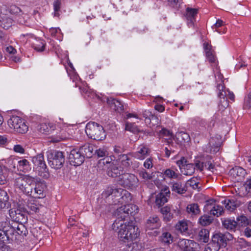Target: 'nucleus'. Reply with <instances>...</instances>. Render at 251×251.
<instances>
[{"instance_id":"e2e57ef3","label":"nucleus","mask_w":251,"mask_h":251,"mask_svg":"<svg viewBox=\"0 0 251 251\" xmlns=\"http://www.w3.org/2000/svg\"><path fill=\"white\" fill-rule=\"evenodd\" d=\"M68 137H67L66 136H63V135H61L59 137L52 138L51 141L53 143H57L61 141L65 140Z\"/></svg>"},{"instance_id":"9d476101","label":"nucleus","mask_w":251,"mask_h":251,"mask_svg":"<svg viewBox=\"0 0 251 251\" xmlns=\"http://www.w3.org/2000/svg\"><path fill=\"white\" fill-rule=\"evenodd\" d=\"M68 159L70 163L74 166H79L84 161V158L79 150H72L69 155Z\"/></svg>"},{"instance_id":"4be33fe9","label":"nucleus","mask_w":251,"mask_h":251,"mask_svg":"<svg viewBox=\"0 0 251 251\" xmlns=\"http://www.w3.org/2000/svg\"><path fill=\"white\" fill-rule=\"evenodd\" d=\"M107 102L111 108L118 112H122L124 110V105L117 100L114 99H108Z\"/></svg>"},{"instance_id":"2f4dec72","label":"nucleus","mask_w":251,"mask_h":251,"mask_svg":"<svg viewBox=\"0 0 251 251\" xmlns=\"http://www.w3.org/2000/svg\"><path fill=\"white\" fill-rule=\"evenodd\" d=\"M160 212L163 215L164 219L166 221H170L173 217V214L171 212V207L169 206L161 208Z\"/></svg>"},{"instance_id":"de8ad7c7","label":"nucleus","mask_w":251,"mask_h":251,"mask_svg":"<svg viewBox=\"0 0 251 251\" xmlns=\"http://www.w3.org/2000/svg\"><path fill=\"white\" fill-rule=\"evenodd\" d=\"M199 182L197 181V178H192L187 182V185H189L193 189H199Z\"/></svg>"},{"instance_id":"864d4df0","label":"nucleus","mask_w":251,"mask_h":251,"mask_svg":"<svg viewBox=\"0 0 251 251\" xmlns=\"http://www.w3.org/2000/svg\"><path fill=\"white\" fill-rule=\"evenodd\" d=\"M50 126L46 123H43L39 126V130L41 132L45 133L49 131Z\"/></svg>"},{"instance_id":"4c0bfd02","label":"nucleus","mask_w":251,"mask_h":251,"mask_svg":"<svg viewBox=\"0 0 251 251\" xmlns=\"http://www.w3.org/2000/svg\"><path fill=\"white\" fill-rule=\"evenodd\" d=\"M213 219L210 216L203 215L199 219V223L202 226L209 225L213 221Z\"/></svg>"},{"instance_id":"37998d69","label":"nucleus","mask_w":251,"mask_h":251,"mask_svg":"<svg viewBox=\"0 0 251 251\" xmlns=\"http://www.w3.org/2000/svg\"><path fill=\"white\" fill-rule=\"evenodd\" d=\"M164 175L171 179L173 178H177L179 175L178 174L176 173L174 171L170 169H167L164 172Z\"/></svg>"},{"instance_id":"f704fd0d","label":"nucleus","mask_w":251,"mask_h":251,"mask_svg":"<svg viewBox=\"0 0 251 251\" xmlns=\"http://www.w3.org/2000/svg\"><path fill=\"white\" fill-rule=\"evenodd\" d=\"M187 212L192 215H196L200 213V209L197 203H191L187 206Z\"/></svg>"},{"instance_id":"cd10ccee","label":"nucleus","mask_w":251,"mask_h":251,"mask_svg":"<svg viewBox=\"0 0 251 251\" xmlns=\"http://www.w3.org/2000/svg\"><path fill=\"white\" fill-rule=\"evenodd\" d=\"M198 13V9L188 7L186 9L185 17L188 21H190L189 24L193 25V20Z\"/></svg>"},{"instance_id":"603ef678","label":"nucleus","mask_w":251,"mask_h":251,"mask_svg":"<svg viewBox=\"0 0 251 251\" xmlns=\"http://www.w3.org/2000/svg\"><path fill=\"white\" fill-rule=\"evenodd\" d=\"M139 176L145 180H149L152 178V176L151 174L146 172L145 169H142L139 172Z\"/></svg>"},{"instance_id":"4468645a","label":"nucleus","mask_w":251,"mask_h":251,"mask_svg":"<svg viewBox=\"0 0 251 251\" xmlns=\"http://www.w3.org/2000/svg\"><path fill=\"white\" fill-rule=\"evenodd\" d=\"M120 179L122 185L126 188H130L135 184L137 178L134 175L127 173L122 174Z\"/></svg>"},{"instance_id":"6ab92c4d","label":"nucleus","mask_w":251,"mask_h":251,"mask_svg":"<svg viewBox=\"0 0 251 251\" xmlns=\"http://www.w3.org/2000/svg\"><path fill=\"white\" fill-rule=\"evenodd\" d=\"M18 169L24 173H29L32 170L30 162L26 159L23 158L18 162Z\"/></svg>"},{"instance_id":"393cba45","label":"nucleus","mask_w":251,"mask_h":251,"mask_svg":"<svg viewBox=\"0 0 251 251\" xmlns=\"http://www.w3.org/2000/svg\"><path fill=\"white\" fill-rule=\"evenodd\" d=\"M7 192L4 190H0V209L8 208L9 206Z\"/></svg>"},{"instance_id":"bf43d9fd","label":"nucleus","mask_w":251,"mask_h":251,"mask_svg":"<svg viewBox=\"0 0 251 251\" xmlns=\"http://www.w3.org/2000/svg\"><path fill=\"white\" fill-rule=\"evenodd\" d=\"M245 189L248 193H251V178L248 179L244 184Z\"/></svg>"},{"instance_id":"dca6fc26","label":"nucleus","mask_w":251,"mask_h":251,"mask_svg":"<svg viewBox=\"0 0 251 251\" xmlns=\"http://www.w3.org/2000/svg\"><path fill=\"white\" fill-rule=\"evenodd\" d=\"M107 174L112 177H121L123 174V170L121 167H118L114 164H110L107 169Z\"/></svg>"},{"instance_id":"0eeeda50","label":"nucleus","mask_w":251,"mask_h":251,"mask_svg":"<svg viewBox=\"0 0 251 251\" xmlns=\"http://www.w3.org/2000/svg\"><path fill=\"white\" fill-rule=\"evenodd\" d=\"M32 161L37 166L39 175L44 178H48L49 173H48V169L44 160L43 154L40 153L33 157Z\"/></svg>"},{"instance_id":"9b49d317","label":"nucleus","mask_w":251,"mask_h":251,"mask_svg":"<svg viewBox=\"0 0 251 251\" xmlns=\"http://www.w3.org/2000/svg\"><path fill=\"white\" fill-rule=\"evenodd\" d=\"M178 245L183 251H198L199 245L193 240L183 239L179 242Z\"/></svg>"},{"instance_id":"1a4fd4ad","label":"nucleus","mask_w":251,"mask_h":251,"mask_svg":"<svg viewBox=\"0 0 251 251\" xmlns=\"http://www.w3.org/2000/svg\"><path fill=\"white\" fill-rule=\"evenodd\" d=\"M233 238L232 235L228 232L224 233L218 232L212 236V240L221 248L226 247L227 242L231 241Z\"/></svg>"},{"instance_id":"a211bd4d","label":"nucleus","mask_w":251,"mask_h":251,"mask_svg":"<svg viewBox=\"0 0 251 251\" xmlns=\"http://www.w3.org/2000/svg\"><path fill=\"white\" fill-rule=\"evenodd\" d=\"M146 226L149 229L158 228L160 226L159 218L155 215L150 217L147 220Z\"/></svg>"},{"instance_id":"ea45409f","label":"nucleus","mask_w":251,"mask_h":251,"mask_svg":"<svg viewBox=\"0 0 251 251\" xmlns=\"http://www.w3.org/2000/svg\"><path fill=\"white\" fill-rule=\"evenodd\" d=\"M188 226L186 221H179L176 226V228L177 230L181 233L185 232L188 230Z\"/></svg>"},{"instance_id":"680f3d73","label":"nucleus","mask_w":251,"mask_h":251,"mask_svg":"<svg viewBox=\"0 0 251 251\" xmlns=\"http://www.w3.org/2000/svg\"><path fill=\"white\" fill-rule=\"evenodd\" d=\"M204 167L208 170L213 172L215 168V165L209 161L204 163Z\"/></svg>"},{"instance_id":"72a5a7b5","label":"nucleus","mask_w":251,"mask_h":251,"mask_svg":"<svg viewBox=\"0 0 251 251\" xmlns=\"http://www.w3.org/2000/svg\"><path fill=\"white\" fill-rule=\"evenodd\" d=\"M149 152V149L144 146L140 147L139 150L136 152L134 154L135 157L137 159L142 160L144 159Z\"/></svg>"},{"instance_id":"39448f33","label":"nucleus","mask_w":251,"mask_h":251,"mask_svg":"<svg viewBox=\"0 0 251 251\" xmlns=\"http://www.w3.org/2000/svg\"><path fill=\"white\" fill-rule=\"evenodd\" d=\"M138 212V206L133 204H128L122 206L117 208L116 215L117 217L116 220L123 221L129 215L134 216Z\"/></svg>"},{"instance_id":"f8f14e48","label":"nucleus","mask_w":251,"mask_h":251,"mask_svg":"<svg viewBox=\"0 0 251 251\" xmlns=\"http://www.w3.org/2000/svg\"><path fill=\"white\" fill-rule=\"evenodd\" d=\"M9 215L13 221L20 224L25 223L27 220L26 214L19 209H10Z\"/></svg>"},{"instance_id":"423d86ee","label":"nucleus","mask_w":251,"mask_h":251,"mask_svg":"<svg viewBox=\"0 0 251 251\" xmlns=\"http://www.w3.org/2000/svg\"><path fill=\"white\" fill-rule=\"evenodd\" d=\"M8 125L15 131L20 133H25L28 130V126L24 120L17 116H13L8 120Z\"/></svg>"},{"instance_id":"f03ea898","label":"nucleus","mask_w":251,"mask_h":251,"mask_svg":"<svg viewBox=\"0 0 251 251\" xmlns=\"http://www.w3.org/2000/svg\"><path fill=\"white\" fill-rule=\"evenodd\" d=\"M14 186L25 194L31 197L40 199L45 196V184L36 180L29 175H22L16 178Z\"/></svg>"},{"instance_id":"58836bf2","label":"nucleus","mask_w":251,"mask_h":251,"mask_svg":"<svg viewBox=\"0 0 251 251\" xmlns=\"http://www.w3.org/2000/svg\"><path fill=\"white\" fill-rule=\"evenodd\" d=\"M226 208L229 211H233L236 208L235 201L233 199H226L224 201Z\"/></svg>"},{"instance_id":"b1692460","label":"nucleus","mask_w":251,"mask_h":251,"mask_svg":"<svg viewBox=\"0 0 251 251\" xmlns=\"http://www.w3.org/2000/svg\"><path fill=\"white\" fill-rule=\"evenodd\" d=\"M159 240L165 245H169L173 242V237L168 232H164L159 236Z\"/></svg>"},{"instance_id":"052dcab7","label":"nucleus","mask_w":251,"mask_h":251,"mask_svg":"<svg viewBox=\"0 0 251 251\" xmlns=\"http://www.w3.org/2000/svg\"><path fill=\"white\" fill-rule=\"evenodd\" d=\"M13 150L15 152L20 153H23L25 152V149L22 146L20 145H15Z\"/></svg>"},{"instance_id":"a19ab883","label":"nucleus","mask_w":251,"mask_h":251,"mask_svg":"<svg viewBox=\"0 0 251 251\" xmlns=\"http://www.w3.org/2000/svg\"><path fill=\"white\" fill-rule=\"evenodd\" d=\"M223 212V207L219 205H215L210 210V214L217 217L221 215Z\"/></svg>"},{"instance_id":"f3484780","label":"nucleus","mask_w":251,"mask_h":251,"mask_svg":"<svg viewBox=\"0 0 251 251\" xmlns=\"http://www.w3.org/2000/svg\"><path fill=\"white\" fill-rule=\"evenodd\" d=\"M79 150L83 155L84 158H91L94 154V146L93 145L89 143H86L80 147Z\"/></svg>"},{"instance_id":"7c9ffc66","label":"nucleus","mask_w":251,"mask_h":251,"mask_svg":"<svg viewBox=\"0 0 251 251\" xmlns=\"http://www.w3.org/2000/svg\"><path fill=\"white\" fill-rule=\"evenodd\" d=\"M8 171L4 166L0 165V184H4L8 181Z\"/></svg>"},{"instance_id":"6e6552de","label":"nucleus","mask_w":251,"mask_h":251,"mask_svg":"<svg viewBox=\"0 0 251 251\" xmlns=\"http://www.w3.org/2000/svg\"><path fill=\"white\" fill-rule=\"evenodd\" d=\"M217 88L219 91L218 93V96L220 99L218 106L220 110H223L228 107V102L227 98H226V91L225 90L223 81L222 79L221 82L217 84Z\"/></svg>"},{"instance_id":"49530a36","label":"nucleus","mask_w":251,"mask_h":251,"mask_svg":"<svg viewBox=\"0 0 251 251\" xmlns=\"http://www.w3.org/2000/svg\"><path fill=\"white\" fill-rule=\"evenodd\" d=\"M9 240L8 230H1V229H0V241L8 242Z\"/></svg>"},{"instance_id":"79ce46f5","label":"nucleus","mask_w":251,"mask_h":251,"mask_svg":"<svg viewBox=\"0 0 251 251\" xmlns=\"http://www.w3.org/2000/svg\"><path fill=\"white\" fill-rule=\"evenodd\" d=\"M220 247L213 240L208 243L205 248L204 251H218Z\"/></svg>"},{"instance_id":"774afa93","label":"nucleus","mask_w":251,"mask_h":251,"mask_svg":"<svg viewBox=\"0 0 251 251\" xmlns=\"http://www.w3.org/2000/svg\"><path fill=\"white\" fill-rule=\"evenodd\" d=\"M143 116L146 119L149 118H150V117L151 116V118L153 119L154 117H155L153 115H152L151 112H150L148 110H145L143 113H142Z\"/></svg>"},{"instance_id":"69168bd1","label":"nucleus","mask_w":251,"mask_h":251,"mask_svg":"<svg viewBox=\"0 0 251 251\" xmlns=\"http://www.w3.org/2000/svg\"><path fill=\"white\" fill-rule=\"evenodd\" d=\"M144 166L147 169L152 168L153 164L150 158L147 159L144 163Z\"/></svg>"},{"instance_id":"6e6d98bb","label":"nucleus","mask_w":251,"mask_h":251,"mask_svg":"<svg viewBox=\"0 0 251 251\" xmlns=\"http://www.w3.org/2000/svg\"><path fill=\"white\" fill-rule=\"evenodd\" d=\"M7 229H14V227L10 226L9 224L6 222H0V229L1 230H7Z\"/></svg>"},{"instance_id":"aec40b11","label":"nucleus","mask_w":251,"mask_h":251,"mask_svg":"<svg viewBox=\"0 0 251 251\" xmlns=\"http://www.w3.org/2000/svg\"><path fill=\"white\" fill-rule=\"evenodd\" d=\"M164 192V193L160 192L156 196L155 203L159 207L167 202V196L168 194H170V191L168 189H165Z\"/></svg>"},{"instance_id":"13d9d810","label":"nucleus","mask_w":251,"mask_h":251,"mask_svg":"<svg viewBox=\"0 0 251 251\" xmlns=\"http://www.w3.org/2000/svg\"><path fill=\"white\" fill-rule=\"evenodd\" d=\"M33 47L34 49L37 51L42 52L45 50V44L42 42H41L39 45H33Z\"/></svg>"},{"instance_id":"473e14b6","label":"nucleus","mask_w":251,"mask_h":251,"mask_svg":"<svg viewBox=\"0 0 251 251\" xmlns=\"http://www.w3.org/2000/svg\"><path fill=\"white\" fill-rule=\"evenodd\" d=\"M209 232L208 230L202 229L199 232L198 238L201 242L207 243L209 240Z\"/></svg>"},{"instance_id":"e433bc0d","label":"nucleus","mask_w":251,"mask_h":251,"mask_svg":"<svg viewBox=\"0 0 251 251\" xmlns=\"http://www.w3.org/2000/svg\"><path fill=\"white\" fill-rule=\"evenodd\" d=\"M205 55L206 59L209 61V62L211 64L212 66H217V58L214 53L213 51H208L207 52L205 53Z\"/></svg>"},{"instance_id":"a878e982","label":"nucleus","mask_w":251,"mask_h":251,"mask_svg":"<svg viewBox=\"0 0 251 251\" xmlns=\"http://www.w3.org/2000/svg\"><path fill=\"white\" fill-rule=\"evenodd\" d=\"M126 130L129 131L133 133L136 134L140 132L144 133V134H149L150 132L140 130L139 127L135 125V124L127 123L126 125Z\"/></svg>"},{"instance_id":"ddd939ff","label":"nucleus","mask_w":251,"mask_h":251,"mask_svg":"<svg viewBox=\"0 0 251 251\" xmlns=\"http://www.w3.org/2000/svg\"><path fill=\"white\" fill-rule=\"evenodd\" d=\"M176 163L180 169H182L183 167L184 170V175L191 176L194 173L195 170L194 164L187 163V161L184 157L178 160Z\"/></svg>"},{"instance_id":"c9c22d12","label":"nucleus","mask_w":251,"mask_h":251,"mask_svg":"<svg viewBox=\"0 0 251 251\" xmlns=\"http://www.w3.org/2000/svg\"><path fill=\"white\" fill-rule=\"evenodd\" d=\"M0 22L1 23V26H2L3 28L8 29L12 25V19L9 16H2L0 20Z\"/></svg>"},{"instance_id":"c03bdc74","label":"nucleus","mask_w":251,"mask_h":251,"mask_svg":"<svg viewBox=\"0 0 251 251\" xmlns=\"http://www.w3.org/2000/svg\"><path fill=\"white\" fill-rule=\"evenodd\" d=\"M159 136L162 138L167 137L168 138H165V139L171 140L173 139L174 136L172 133L167 129L163 128L159 131Z\"/></svg>"},{"instance_id":"2eb2a0df","label":"nucleus","mask_w":251,"mask_h":251,"mask_svg":"<svg viewBox=\"0 0 251 251\" xmlns=\"http://www.w3.org/2000/svg\"><path fill=\"white\" fill-rule=\"evenodd\" d=\"M112 197L120 198L118 199V202H123V201H128L131 200L130 194L125 190L121 188H114Z\"/></svg>"},{"instance_id":"0e129e2a","label":"nucleus","mask_w":251,"mask_h":251,"mask_svg":"<svg viewBox=\"0 0 251 251\" xmlns=\"http://www.w3.org/2000/svg\"><path fill=\"white\" fill-rule=\"evenodd\" d=\"M205 162H201L200 161H197L194 165L195 167H196L200 171H202L204 167Z\"/></svg>"},{"instance_id":"3c124183","label":"nucleus","mask_w":251,"mask_h":251,"mask_svg":"<svg viewBox=\"0 0 251 251\" xmlns=\"http://www.w3.org/2000/svg\"><path fill=\"white\" fill-rule=\"evenodd\" d=\"M223 24V21L221 20H218L217 22L214 24L213 26V28H215V31L219 33H225L226 32V29H224L223 31H221L219 29V27H221Z\"/></svg>"},{"instance_id":"f257e3e1","label":"nucleus","mask_w":251,"mask_h":251,"mask_svg":"<svg viewBox=\"0 0 251 251\" xmlns=\"http://www.w3.org/2000/svg\"><path fill=\"white\" fill-rule=\"evenodd\" d=\"M112 228L118 230L119 240L126 244V248L124 249L126 251H137V245L133 242L139 235L136 226L133 225L132 222L126 224L123 221L116 220L112 225Z\"/></svg>"},{"instance_id":"8fccbe9b","label":"nucleus","mask_w":251,"mask_h":251,"mask_svg":"<svg viewBox=\"0 0 251 251\" xmlns=\"http://www.w3.org/2000/svg\"><path fill=\"white\" fill-rule=\"evenodd\" d=\"M61 1V0H55L53 2V9L54 11V15L55 16H59L58 11L60 9Z\"/></svg>"},{"instance_id":"5fc2aeb1","label":"nucleus","mask_w":251,"mask_h":251,"mask_svg":"<svg viewBox=\"0 0 251 251\" xmlns=\"http://www.w3.org/2000/svg\"><path fill=\"white\" fill-rule=\"evenodd\" d=\"M0 18H2V16H10V14L11 13V11L7 9V8L5 5L1 6L0 8Z\"/></svg>"},{"instance_id":"09e8293b","label":"nucleus","mask_w":251,"mask_h":251,"mask_svg":"<svg viewBox=\"0 0 251 251\" xmlns=\"http://www.w3.org/2000/svg\"><path fill=\"white\" fill-rule=\"evenodd\" d=\"M95 154L98 157H105L108 156V153L107 151L104 148H100L96 150Z\"/></svg>"},{"instance_id":"338daca9","label":"nucleus","mask_w":251,"mask_h":251,"mask_svg":"<svg viewBox=\"0 0 251 251\" xmlns=\"http://www.w3.org/2000/svg\"><path fill=\"white\" fill-rule=\"evenodd\" d=\"M6 242L0 241V250L2 251H7L9 249V246L5 244Z\"/></svg>"},{"instance_id":"20e7f679","label":"nucleus","mask_w":251,"mask_h":251,"mask_svg":"<svg viewBox=\"0 0 251 251\" xmlns=\"http://www.w3.org/2000/svg\"><path fill=\"white\" fill-rule=\"evenodd\" d=\"M47 158L49 165L55 169L63 167L65 162V156L62 151L50 150L47 151Z\"/></svg>"},{"instance_id":"c756f323","label":"nucleus","mask_w":251,"mask_h":251,"mask_svg":"<svg viewBox=\"0 0 251 251\" xmlns=\"http://www.w3.org/2000/svg\"><path fill=\"white\" fill-rule=\"evenodd\" d=\"M220 147V143L214 144V139H211L209 143L208 147L206 148V151L210 153H216L219 151Z\"/></svg>"},{"instance_id":"7ed1b4c3","label":"nucleus","mask_w":251,"mask_h":251,"mask_svg":"<svg viewBox=\"0 0 251 251\" xmlns=\"http://www.w3.org/2000/svg\"><path fill=\"white\" fill-rule=\"evenodd\" d=\"M85 132L89 138L96 141H102L106 136L102 126L95 122H89L86 125Z\"/></svg>"},{"instance_id":"a18cd8bd","label":"nucleus","mask_w":251,"mask_h":251,"mask_svg":"<svg viewBox=\"0 0 251 251\" xmlns=\"http://www.w3.org/2000/svg\"><path fill=\"white\" fill-rule=\"evenodd\" d=\"M243 108L244 109H251V92L245 98Z\"/></svg>"},{"instance_id":"412c9836","label":"nucleus","mask_w":251,"mask_h":251,"mask_svg":"<svg viewBox=\"0 0 251 251\" xmlns=\"http://www.w3.org/2000/svg\"><path fill=\"white\" fill-rule=\"evenodd\" d=\"M224 227L227 230L235 231L237 226V222L233 219L225 218L222 220Z\"/></svg>"},{"instance_id":"4d7b16f0","label":"nucleus","mask_w":251,"mask_h":251,"mask_svg":"<svg viewBox=\"0 0 251 251\" xmlns=\"http://www.w3.org/2000/svg\"><path fill=\"white\" fill-rule=\"evenodd\" d=\"M17 233L19 235H25L26 229L23 224H21L17 227Z\"/></svg>"},{"instance_id":"5701e85b","label":"nucleus","mask_w":251,"mask_h":251,"mask_svg":"<svg viewBox=\"0 0 251 251\" xmlns=\"http://www.w3.org/2000/svg\"><path fill=\"white\" fill-rule=\"evenodd\" d=\"M173 139L177 143L182 144L189 142L190 138L188 133L181 131L176 133L175 137H173Z\"/></svg>"},{"instance_id":"c85d7f7f","label":"nucleus","mask_w":251,"mask_h":251,"mask_svg":"<svg viewBox=\"0 0 251 251\" xmlns=\"http://www.w3.org/2000/svg\"><path fill=\"white\" fill-rule=\"evenodd\" d=\"M230 174L234 177H243L246 174L245 170L242 167H235L231 169L229 171Z\"/></svg>"},{"instance_id":"bb28decb","label":"nucleus","mask_w":251,"mask_h":251,"mask_svg":"<svg viewBox=\"0 0 251 251\" xmlns=\"http://www.w3.org/2000/svg\"><path fill=\"white\" fill-rule=\"evenodd\" d=\"M171 189L172 191H174L178 194H182L186 192V189L182 185L181 182H172Z\"/></svg>"}]
</instances>
